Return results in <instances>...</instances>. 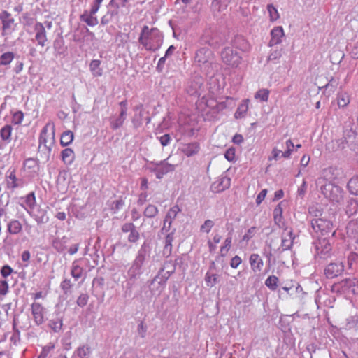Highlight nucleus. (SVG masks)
<instances>
[{
	"instance_id": "23",
	"label": "nucleus",
	"mask_w": 358,
	"mask_h": 358,
	"mask_svg": "<svg viewBox=\"0 0 358 358\" xmlns=\"http://www.w3.org/2000/svg\"><path fill=\"white\" fill-rule=\"evenodd\" d=\"M282 237L283 245L287 248L290 246L294 238L292 229L291 228H285L282 232Z\"/></svg>"
},
{
	"instance_id": "47",
	"label": "nucleus",
	"mask_w": 358,
	"mask_h": 358,
	"mask_svg": "<svg viewBox=\"0 0 358 358\" xmlns=\"http://www.w3.org/2000/svg\"><path fill=\"white\" fill-rule=\"evenodd\" d=\"M256 234V227H252L250 229H248L246 233L243 236V240L245 241H248L250 240Z\"/></svg>"
},
{
	"instance_id": "37",
	"label": "nucleus",
	"mask_w": 358,
	"mask_h": 358,
	"mask_svg": "<svg viewBox=\"0 0 358 358\" xmlns=\"http://www.w3.org/2000/svg\"><path fill=\"white\" fill-rule=\"evenodd\" d=\"M357 264H358V254L356 252H350L348 256V268L352 269Z\"/></svg>"
},
{
	"instance_id": "30",
	"label": "nucleus",
	"mask_w": 358,
	"mask_h": 358,
	"mask_svg": "<svg viewBox=\"0 0 358 358\" xmlns=\"http://www.w3.org/2000/svg\"><path fill=\"white\" fill-rule=\"evenodd\" d=\"M92 350L87 345H82L78 348L76 350L77 355L80 358H90Z\"/></svg>"
},
{
	"instance_id": "57",
	"label": "nucleus",
	"mask_w": 358,
	"mask_h": 358,
	"mask_svg": "<svg viewBox=\"0 0 358 358\" xmlns=\"http://www.w3.org/2000/svg\"><path fill=\"white\" fill-rule=\"evenodd\" d=\"M243 136L239 134H236L232 138V142L237 145L241 144L243 142Z\"/></svg>"
},
{
	"instance_id": "59",
	"label": "nucleus",
	"mask_w": 358,
	"mask_h": 358,
	"mask_svg": "<svg viewBox=\"0 0 358 358\" xmlns=\"http://www.w3.org/2000/svg\"><path fill=\"white\" fill-rule=\"evenodd\" d=\"M22 260L23 262H27L29 261L30 259V257H31V255H30V252L28 250H25L22 253Z\"/></svg>"
},
{
	"instance_id": "56",
	"label": "nucleus",
	"mask_w": 358,
	"mask_h": 358,
	"mask_svg": "<svg viewBox=\"0 0 358 358\" xmlns=\"http://www.w3.org/2000/svg\"><path fill=\"white\" fill-rule=\"evenodd\" d=\"M171 137L169 134H164L159 138L160 143L162 146H166L169 144Z\"/></svg>"
},
{
	"instance_id": "44",
	"label": "nucleus",
	"mask_w": 358,
	"mask_h": 358,
	"mask_svg": "<svg viewBox=\"0 0 358 358\" xmlns=\"http://www.w3.org/2000/svg\"><path fill=\"white\" fill-rule=\"evenodd\" d=\"M346 284L352 287V292L355 294H358V279H348Z\"/></svg>"
},
{
	"instance_id": "19",
	"label": "nucleus",
	"mask_w": 358,
	"mask_h": 358,
	"mask_svg": "<svg viewBox=\"0 0 358 358\" xmlns=\"http://www.w3.org/2000/svg\"><path fill=\"white\" fill-rule=\"evenodd\" d=\"M173 233H169L166 235L164 241V246L162 251L163 255L168 257L171 255L172 252V243L173 241Z\"/></svg>"
},
{
	"instance_id": "46",
	"label": "nucleus",
	"mask_w": 358,
	"mask_h": 358,
	"mask_svg": "<svg viewBox=\"0 0 358 358\" xmlns=\"http://www.w3.org/2000/svg\"><path fill=\"white\" fill-rule=\"evenodd\" d=\"M214 225V222L210 220H207L204 222L203 224L201 227V231L209 233Z\"/></svg>"
},
{
	"instance_id": "21",
	"label": "nucleus",
	"mask_w": 358,
	"mask_h": 358,
	"mask_svg": "<svg viewBox=\"0 0 358 358\" xmlns=\"http://www.w3.org/2000/svg\"><path fill=\"white\" fill-rule=\"evenodd\" d=\"M95 14H92L91 12L85 10L83 14L80 15V20L85 22L90 27L96 26L98 24V19L94 17Z\"/></svg>"
},
{
	"instance_id": "14",
	"label": "nucleus",
	"mask_w": 358,
	"mask_h": 358,
	"mask_svg": "<svg viewBox=\"0 0 358 358\" xmlns=\"http://www.w3.org/2000/svg\"><path fill=\"white\" fill-rule=\"evenodd\" d=\"M6 187L8 189L14 190L20 187L19 180L16 176V171L15 169L8 171L6 176Z\"/></svg>"
},
{
	"instance_id": "7",
	"label": "nucleus",
	"mask_w": 358,
	"mask_h": 358,
	"mask_svg": "<svg viewBox=\"0 0 358 358\" xmlns=\"http://www.w3.org/2000/svg\"><path fill=\"white\" fill-rule=\"evenodd\" d=\"M324 195L333 201H339L342 197V189L337 185L331 182L324 185L322 187Z\"/></svg>"
},
{
	"instance_id": "32",
	"label": "nucleus",
	"mask_w": 358,
	"mask_h": 358,
	"mask_svg": "<svg viewBox=\"0 0 358 358\" xmlns=\"http://www.w3.org/2000/svg\"><path fill=\"white\" fill-rule=\"evenodd\" d=\"M279 280L275 275H270L265 281L266 286L271 290H275L278 287Z\"/></svg>"
},
{
	"instance_id": "11",
	"label": "nucleus",
	"mask_w": 358,
	"mask_h": 358,
	"mask_svg": "<svg viewBox=\"0 0 358 358\" xmlns=\"http://www.w3.org/2000/svg\"><path fill=\"white\" fill-rule=\"evenodd\" d=\"M344 266L342 262H333L328 264L324 269V274L327 278H334L343 273Z\"/></svg>"
},
{
	"instance_id": "39",
	"label": "nucleus",
	"mask_w": 358,
	"mask_h": 358,
	"mask_svg": "<svg viewBox=\"0 0 358 358\" xmlns=\"http://www.w3.org/2000/svg\"><path fill=\"white\" fill-rule=\"evenodd\" d=\"M157 208L155 206L151 204L148 205L144 210V215L147 217H154L157 215Z\"/></svg>"
},
{
	"instance_id": "63",
	"label": "nucleus",
	"mask_w": 358,
	"mask_h": 358,
	"mask_svg": "<svg viewBox=\"0 0 358 358\" xmlns=\"http://www.w3.org/2000/svg\"><path fill=\"white\" fill-rule=\"evenodd\" d=\"M51 350V348L48 347V348H44L43 350H42V352L40 355V358H46V357L48 356L49 352Z\"/></svg>"
},
{
	"instance_id": "53",
	"label": "nucleus",
	"mask_w": 358,
	"mask_h": 358,
	"mask_svg": "<svg viewBox=\"0 0 358 358\" xmlns=\"http://www.w3.org/2000/svg\"><path fill=\"white\" fill-rule=\"evenodd\" d=\"M241 258L239 256L236 255L231 259L230 266L233 268H236L241 264Z\"/></svg>"
},
{
	"instance_id": "27",
	"label": "nucleus",
	"mask_w": 358,
	"mask_h": 358,
	"mask_svg": "<svg viewBox=\"0 0 358 358\" xmlns=\"http://www.w3.org/2000/svg\"><path fill=\"white\" fill-rule=\"evenodd\" d=\"M13 131V127L9 125L6 124L4 127H3L0 129V136L1 139L4 141H10V137Z\"/></svg>"
},
{
	"instance_id": "64",
	"label": "nucleus",
	"mask_w": 358,
	"mask_h": 358,
	"mask_svg": "<svg viewBox=\"0 0 358 358\" xmlns=\"http://www.w3.org/2000/svg\"><path fill=\"white\" fill-rule=\"evenodd\" d=\"M148 181L147 178H141V189H145V190L147 189L148 187Z\"/></svg>"
},
{
	"instance_id": "8",
	"label": "nucleus",
	"mask_w": 358,
	"mask_h": 358,
	"mask_svg": "<svg viewBox=\"0 0 358 358\" xmlns=\"http://www.w3.org/2000/svg\"><path fill=\"white\" fill-rule=\"evenodd\" d=\"M34 31L35 33V40L37 42V45L41 47H44L48 43V36L43 23L36 22L34 26Z\"/></svg>"
},
{
	"instance_id": "58",
	"label": "nucleus",
	"mask_w": 358,
	"mask_h": 358,
	"mask_svg": "<svg viewBox=\"0 0 358 358\" xmlns=\"http://www.w3.org/2000/svg\"><path fill=\"white\" fill-rule=\"evenodd\" d=\"M281 57V53L279 51H274L271 52L268 57V60H275Z\"/></svg>"
},
{
	"instance_id": "3",
	"label": "nucleus",
	"mask_w": 358,
	"mask_h": 358,
	"mask_svg": "<svg viewBox=\"0 0 358 358\" xmlns=\"http://www.w3.org/2000/svg\"><path fill=\"white\" fill-rule=\"evenodd\" d=\"M221 59L224 64L231 68H238L242 62L241 54L231 48L227 47L221 52Z\"/></svg>"
},
{
	"instance_id": "54",
	"label": "nucleus",
	"mask_w": 358,
	"mask_h": 358,
	"mask_svg": "<svg viewBox=\"0 0 358 358\" xmlns=\"http://www.w3.org/2000/svg\"><path fill=\"white\" fill-rule=\"evenodd\" d=\"M135 229H136L135 225L133 223H131V222L125 223L122 227V231L124 233H127V232L130 233L131 231H132Z\"/></svg>"
},
{
	"instance_id": "35",
	"label": "nucleus",
	"mask_w": 358,
	"mask_h": 358,
	"mask_svg": "<svg viewBox=\"0 0 358 358\" xmlns=\"http://www.w3.org/2000/svg\"><path fill=\"white\" fill-rule=\"evenodd\" d=\"M273 218L275 222L280 225L282 220V208L281 203H279L273 210Z\"/></svg>"
},
{
	"instance_id": "20",
	"label": "nucleus",
	"mask_w": 358,
	"mask_h": 358,
	"mask_svg": "<svg viewBox=\"0 0 358 358\" xmlns=\"http://www.w3.org/2000/svg\"><path fill=\"white\" fill-rule=\"evenodd\" d=\"M337 105L339 108L348 106L350 102V96L346 92H340L336 97Z\"/></svg>"
},
{
	"instance_id": "48",
	"label": "nucleus",
	"mask_w": 358,
	"mask_h": 358,
	"mask_svg": "<svg viewBox=\"0 0 358 358\" xmlns=\"http://www.w3.org/2000/svg\"><path fill=\"white\" fill-rule=\"evenodd\" d=\"M283 152H282V150L278 149L277 148H274L272 150V152H271L272 156L268 158V160L269 161H271V160L277 161V160H278L280 157H282V153Z\"/></svg>"
},
{
	"instance_id": "49",
	"label": "nucleus",
	"mask_w": 358,
	"mask_h": 358,
	"mask_svg": "<svg viewBox=\"0 0 358 358\" xmlns=\"http://www.w3.org/2000/svg\"><path fill=\"white\" fill-rule=\"evenodd\" d=\"M231 241H232L231 237H227L225 239L224 245L223 246H222L221 249H220V252L222 253V255H224L229 251V250L231 247Z\"/></svg>"
},
{
	"instance_id": "42",
	"label": "nucleus",
	"mask_w": 358,
	"mask_h": 358,
	"mask_svg": "<svg viewBox=\"0 0 358 358\" xmlns=\"http://www.w3.org/2000/svg\"><path fill=\"white\" fill-rule=\"evenodd\" d=\"M294 145L292 140L289 139L286 141V147L287 150L282 153V157L284 158H289Z\"/></svg>"
},
{
	"instance_id": "26",
	"label": "nucleus",
	"mask_w": 358,
	"mask_h": 358,
	"mask_svg": "<svg viewBox=\"0 0 358 358\" xmlns=\"http://www.w3.org/2000/svg\"><path fill=\"white\" fill-rule=\"evenodd\" d=\"M74 138L73 133L71 131H66L62 133L60 138V143L62 146L71 144Z\"/></svg>"
},
{
	"instance_id": "43",
	"label": "nucleus",
	"mask_w": 358,
	"mask_h": 358,
	"mask_svg": "<svg viewBox=\"0 0 358 358\" xmlns=\"http://www.w3.org/2000/svg\"><path fill=\"white\" fill-rule=\"evenodd\" d=\"M224 157L229 162H234L236 159V149L234 148H228L224 153Z\"/></svg>"
},
{
	"instance_id": "25",
	"label": "nucleus",
	"mask_w": 358,
	"mask_h": 358,
	"mask_svg": "<svg viewBox=\"0 0 358 358\" xmlns=\"http://www.w3.org/2000/svg\"><path fill=\"white\" fill-rule=\"evenodd\" d=\"M62 159L66 164H71L74 160V152L71 148H66L62 151Z\"/></svg>"
},
{
	"instance_id": "15",
	"label": "nucleus",
	"mask_w": 358,
	"mask_h": 358,
	"mask_svg": "<svg viewBox=\"0 0 358 358\" xmlns=\"http://www.w3.org/2000/svg\"><path fill=\"white\" fill-rule=\"evenodd\" d=\"M249 262L251 269L254 273H259L262 270L264 266V262L258 254H252L250 256Z\"/></svg>"
},
{
	"instance_id": "52",
	"label": "nucleus",
	"mask_w": 358,
	"mask_h": 358,
	"mask_svg": "<svg viewBox=\"0 0 358 358\" xmlns=\"http://www.w3.org/2000/svg\"><path fill=\"white\" fill-rule=\"evenodd\" d=\"M89 296L87 294H80L77 299V304L80 306H85L88 301Z\"/></svg>"
},
{
	"instance_id": "60",
	"label": "nucleus",
	"mask_w": 358,
	"mask_h": 358,
	"mask_svg": "<svg viewBox=\"0 0 358 358\" xmlns=\"http://www.w3.org/2000/svg\"><path fill=\"white\" fill-rule=\"evenodd\" d=\"M310 157L308 155H304L301 159V164L303 166H306L309 162H310Z\"/></svg>"
},
{
	"instance_id": "62",
	"label": "nucleus",
	"mask_w": 358,
	"mask_h": 358,
	"mask_svg": "<svg viewBox=\"0 0 358 358\" xmlns=\"http://www.w3.org/2000/svg\"><path fill=\"white\" fill-rule=\"evenodd\" d=\"M99 8L100 6L94 1L90 12H91L92 14H96L98 12Z\"/></svg>"
},
{
	"instance_id": "34",
	"label": "nucleus",
	"mask_w": 358,
	"mask_h": 358,
	"mask_svg": "<svg viewBox=\"0 0 358 358\" xmlns=\"http://www.w3.org/2000/svg\"><path fill=\"white\" fill-rule=\"evenodd\" d=\"M217 275L207 272L205 275V282L207 287H212L217 282Z\"/></svg>"
},
{
	"instance_id": "61",
	"label": "nucleus",
	"mask_w": 358,
	"mask_h": 358,
	"mask_svg": "<svg viewBox=\"0 0 358 358\" xmlns=\"http://www.w3.org/2000/svg\"><path fill=\"white\" fill-rule=\"evenodd\" d=\"M284 196V192L282 189H279L275 192L274 194V201L279 200L282 199Z\"/></svg>"
},
{
	"instance_id": "40",
	"label": "nucleus",
	"mask_w": 358,
	"mask_h": 358,
	"mask_svg": "<svg viewBox=\"0 0 358 358\" xmlns=\"http://www.w3.org/2000/svg\"><path fill=\"white\" fill-rule=\"evenodd\" d=\"M24 120V113L21 110L13 113L11 122L13 124H20Z\"/></svg>"
},
{
	"instance_id": "10",
	"label": "nucleus",
	"mask_w": 358,
	"mask_h": 358,
	"mask_svg": "<svg viewBox=\"0 0 358 358\" xmlns=\"http://www.w3.org/2000/svg\"><path fill=\"white\" fill-rule=\"evenodd\" d=\"M31 314L35 323L41 324L45 321V308L40 303L34 302L31 306Z\"/></svg>"
},
{
	"instance_id": "33",
	"label": "nucleus",
	"mask_w": 358,
	"mask_h": 358,
	"mask_svg": "<svg viewBox=\"0 0 358 358\" xmlns=\"http://www.w3.org/2000/svg\"><path fill=\"white\" fill-rule=\"evenodd\" d=\"M15 55L12 52H7L1 55L0 57L1 65H8L14 59Z\"/></svg>"
},
{
	"instance_id": "16",
	"label": "nucleus",
	"mask_w": 358,
	"mask_h": 358,
	"mask_svg": "<svg viewBox=\"0 0 358 358\" xmlns=\"http://www.w3.org/2000/svg\"><path fill=\"white\" fill-rule=\"evenodd\" d=\"M284 35V30L282 27H274L271 32V38L269 41V45L273 46L280 43Z\"/></svg>"
},
{
	"instance_id": "31",
	"label": "nucleus",
	"mask_w": 358,
	"mask_h": 358,
	"mask_svg": "<svg viewBox=\"0 0 358 358\" xmlns=\"http://www.w3.org/2000/svg\"><path fill=\"white\" fill-rule=\"evenodd\" d=\"M348 188L350 193L358 195V176L352 178L348 183Z\"/></svg>"
},
{
	"instance_id": "22",
	"label": "nucleus",
	"mask_w": 358,
	"mask_h": 358,
	"mask_svg": "<svg viewBox=\"0 0 358 358\" xmlns=\"http://www.w3.org/2000/svg\"><path fill=\"white\" fill-rule=\"evenodd\" d=\"M101 61L93 59L90 64V70L94 77H101L103 75V70L101 68Z\"/></svg>"
},
{
	"instance_id": "17",
	"label": "nucleus",
	"mask_w": 358,
	"mask_h": 358,
	"mask_svg": "<svg viewBox=\"0 0 358 358\" xmlns=\"http://www.w3.org/2000/svg\"><path fill=\"white\" fill-rule=\"evenodd\" d=\"M174 170V166L169 164L168 162H162L158 165L155 169L156 176L157 178H161L162 176Z\"/></svg>"
},
{
	"instance_id": "50",
	"label": "nucleus",
	"mask_w": 358,
	"mask_h": 358,
	"mask_svg": "<svg viewBox=\"0 0 358 358\" xmlns=\"http://www.w3.org/2000/svg\"><path fill=\"white\" fill-rule=\"evenodd\" d=\"M140 238L139 232L135 229L128 236V241L131 243H136Z\"/></svg>"
},
{
	"instance_id": "28",
	"label": "nucleus",
	"mask_w": 358,
	"mask_h": 358,
	"mask_svg": "<svg viewBox=\"0 0 358 358\" xmlns=\"http://www.w3.org/2000/svg\"><path fill=\"white\" fill-rule=\"evenodd\" d=\"M6 16L2 19V29H3V35L6 34V31L8 29H10L12 24L14 23V20L10 17V15L8 13H6Z\"/></svg>"
},
{
	"instance_id": "6",
	"label": "nucleus",
	"mask_w": 358,
	"mask_h": 358,
	"mask_svg": "<svg viewBox=\"0 0 358 358\" xmlns=\"http://www.w3.org/2000/svg\"><path fill=\"white\" fill-rule=\"evenodd\" d=\"M332 246L327 238H320L315 243V254L322 259H328L331 257Z\"/></svg>"
},
{
	"instance_id": "36",
	"label": "nucleus",
	"mask_w": 358,
	"mask_h": 358,
	"mask_svg": "<svg viewBox=\"0 0 358 358\" xmlns=\"http://www.w3.org/2000/svg\"><path fill=\"white\" fill-rule=\"evenodd\" d=\"M25 203L26 206L31 210H33L35 208L36 201L34 192H32L26 196Z\"/></svg>"
},
{
	"instance_id": "18",
	"label": "nucleus",
	"mask_w": 358,
	"mask_h": 358,
	"mask_svg": "<svg viewBox=\"0 0 358 358\" xmlns=\"http://www.w3.org/2000/svg\"><path fill=\"white\" fill-rule=\"evenodd\" d=\"M249 102L250 101L248 99L242 101L234 113L236 119L243 118L246 115L249 108Z\"/></svg>"
},
{
	"instance_id": "4",
	"label": "nucleus",
	"mask_w": 358,
	"mask_h": 358,
	"mask_svg": "<svg viewBox=\"0 0 358 358\" xmlns=\"http://www.w3.org/2000/svg\"><path fill=\"white\" fill-rule=\"evenodd\" d=\"M311 225L316 233H320L322 236L330 233H332V236L335 234V231H333V222L327 219L326 215H321L320 217L313 219Z\"/></svg>"
},
{
	"instance_id": "38",
	"label": "nucleus",
	"mask_w": 358,
	"mask_h": 358,
	"mask_svg": "<svg viewBox=\"0 0 358 358\" xmlns=\"http://www.w3.org/2000/svg\"><path fill=\"white\" fill-rule=\"evenodd\" d=\"M267 10L269 13L271 21L274 22L280 17V15L278 12V10L272 4H268L267 6Z\"/></svg>"
},
{
	"instance_id": "51",
	"label": "nucleus",
	"mask_w": 358,
	"mask_h": 358,
	"mask_svg": "<svg viewBox=\"0 0 358 358\" xmlns=\"http://www.w3.org/2000/svg\"><path fill=\"white\" fill-rule=\"evenodd\" d=\"M1 275L4 278L8 277L13 272V268L9 265H4L1 268Z\"/></svg>"
},
{
	"instance_id": "1",
	"label": "nucleus",
	"mask_w": 358,
	"mask_h": 358,
	"mask_svg": "<svg viewBox=\"0 0 358 358\" xmlns=\"http://www.w3.org/2000/svg\"><path fill=\"white\" fill-rule=\"evenodd\" d=\"M138 41L147 50L156 51L162 45L163 36L157 28H150L145 25L142 28Z\"/></svg>"
},
{
	"instance_id": "55",
	"label": "nucleus",
	"mask_w": 358,
	"mask_h": 358,
	"mask_svg": "<svg viewBox=\"0 0 358 358\" xmlns=\"http://www.w3.org/2000/svg\"><path fill=\"white\" fill-rule=\"evenodd\" d=\"M267 194V190L266 189H262L257 195L256 199V203L257 205H259L265 199Z\"/></svg>"
},
{
	"instance_id": "5",
	"label": "nucleus",
	"mask_w": 358,
	"mask_h": 358,
	"mask_svg": "<svg viewBox=\"0 0 358 358\" xmlns=\"http://www.w3.org/2000/svg\"><path fill=\"white\" fill-rule=\"evenodd\" d=\"M215 55L210 48L203 47L198 49L195 52L194 62L198 66L201 67L208 64H210L214 59Z\"/></svg>"
},
{
	"instance_id": "24",
	"label": "nucleus",
	"mask_w": 358,
	"mask_h": 358,
	"mask_svg": "<svg viewBox=\"0 0 358 358\" xmlns=\"http://www.w3.org/2000/svg\"><path fill=\"white\" fill-rule=\"evenodd\" d=\"M8 231L10 234H17L22 229V224L17 220H12L8 223Z\"/></svg>"
},
{
	"instance_id": "13",
	"label": "nucleus",
	"mask_w": 358,
	"mask_h": 358,
	"mask_svg": "<svg viewBox=\"0 0 358 358\" xmlns=\"http://www.w3.org/2000/svg\"><path fill=\"white\" fill-rule=\"evenodd\" d=\"M180 211L181 210L178 205H175L171 208L164 218L163 229L169 230L172 224V221L176 217L177 215Z\"/></svg>"
},
{
	"instance_id": "12",
	"label": "nucleus",
	"mask_w": 358,
	"mask_h": 358,
	"mask_svg": "<svg viewBox=\"0 0 358 358\" xmlns=\"http://www.w3.org/2000/svg\"><path fill=\"white\" fill-rule=\"evenodd\" d=\"M201 147L199 142H191L183 143L179 148V151L187 157L197 155L200 151Z\"/></svg>"
},
{
	"instance_id": "2",
	"label": "nucleus",
	"mask_w": 358,
	"mask_h": 358,
	"mask_svg": "<svg viewBox=\"0 0 358 358\" xmlns=\"http://www.w3.org/2000/svg\"><path fill=\"white\" fill-rule=\"evenodd\" d=\"M55 126L53 122L49 121L43 127L39 136V148H42L48 154L50 153L55 142Z\"/></svg>"
},
{
	"instance_id": "45",
	"label": "nucleus",
	"mask_w": 358,
	"mask_h": 358,
	"mask_svg": "<svg viewBox=\"0 0 358 358\" xmlns=\"http://www.w3.org/2000/svg\"><path fill=\"white\" fill-rule=\"evenodd\" d=\"M9 290V285L6 280L0 279V296H6Z\"/></svg>"
},
{
	"instance_id": "29",
	"label": "nucleus",
	"mask_w": 358,
	"mask_h": 358,
	"mask_svg": "<svg viewBox=\"0 0 358 358\" xmlns=\"http://www.w3.org/2000/svg\"><path fill=\"white\" fill-rule=\"evenodd\" d=\"M270 91L268 89H260L255 94V99L266 102L268 100Z\"/></svg>"
},
{
	"instance_id": "41",
	"label": "nucleus",
	"mask_w": 358,
	"mask_h": 358,
	"mask_svg": "<svg viewBox=\"0 0 358 358\" xmlns=\"http://www.w3.org/2000/svg\"><path fill=\"white\" fill-rule=\"evenodd\" d=\"M83 274V268L79 265L76 264L75 262L73 264L71 268V275L76 279H79Z\"/></svg>"
},
{
	"instance_id": "9",
	"label": "nucleus",
	"mask_w": 358,
	"mask_h": 358,
	"mask_svg": "<svg viewBox=\"0 0 358 358\" xmlns=\"http://www.w3.org/2000/svg\"><path fill=\"white\" fill-rule=\"evenodd\" d=\"M119 105L121 109L119 117L111 119L110 121V127L113 130H116L123 125L127 116V101H122L119 103Z\"/></svg>"
}]
</instances>
